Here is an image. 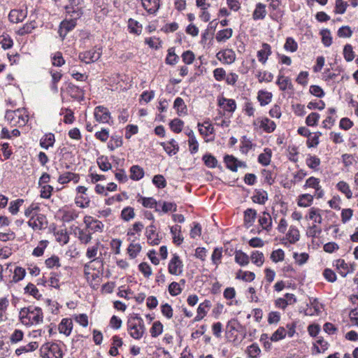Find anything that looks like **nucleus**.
<instances>
[{
    "label": "nucleus",
    "mask_w": 358,
    "mask_h": 358,
    "mask_svg": "<svg viewBox=\"0 0 358 358\" xmlns=\"http://www.w3.org/2000/svg\"><path fill=\"white\" fill-rule=\"evenodd\" d=\"M144 176L143 169L138 165H134L130 168V178L133 180H139Z\"/></svg>",
    "instance_id": "27"
},
{
    "label": "nucleus",
    "mask_w": 358,
    "mask_h": 358,
    "mask_svg": "<svg viewBox=\"0 0 358 358\" xmlns=\"http://www.w3.org/2000/svg\"><path fill=\"white\" fill-rule=\"evenodd\" d=\"M38 347L37 342H31L27 345L22 346L15 350V354L18 356L22 355L23 352H32L36 350Z\"/></svg>",
    "instance_id": "40"
},
{
    "label": "nucleus",
    "mask_w": 358,
    "mask_h": 358,
    "mask_svg": "<svg viewBox=\"0 0 358 358\" xmlns=\"http://www.w3.org/2000/svg\"><path fill=\"white\" fill-rule=\"evenodd\" d=\"M5 118L12 127H23L29 120L26 110L20 108L15 110H6Z\"/></svg>",
    "instance_id": "3"
},
{
    "label": "nucleus",
    "mask_w": 358,
    "mask_h": 358,
    "mask_svg": "<svg viewBox=\"0 0 358 358\" xmlns=\"http://www.w3.org/2000/svg\"><path fill=\"white\" fill-rule=\"evenodd\" d=\"M259 224L262 228L267 231H269L272 228V219L269 213L264 212L262 215L259 219Z\"/></svg>",
    "instance_id": "21"
},
{
    "label": "nucleus",
    "mask_w": 358,
    "mask_h": 358,
    "mask_svg": "<svg viewBox=\"0 0 358 358\" xmlns=\"http://www.w3.org/2000/svg\"><path fill=\"white\" fill-rule=\"evenodd\" d=\"M309 218L314 221L315 223L321 224L322 217L320 215V210L315 208H311L309 212Z\"/></svg>",
    "instance_id": "51"
},
{
    "label": "nucleus",
    "mask_w": 358,
    "mask_h": 358,
    "mask_svg": "<svg viewBox=\"0 0 358 358\" xmlns=\"http://www.w3.org/2000/svg\"><path fill=\"white\" fill-rule=\"evenodd\" d=\"M122 145V138L119 136H113L111 137L110 141L108 144V148L110 150H114L115 149L120 147Z\"/></svg>",
    "instance_id": "54"
},
{
    "label": "nucleus",
    "mask_w": 358,
    "mask_h": 358,
    "mask_svg": "<svg viewBox=\"0 0 358 358\" xmlns=\"http://www.w3.org/2000/svg\"><path fill=\"white\" fill-rule=\"evenodd\" d=\"M78 238L80 241L81 243L86 245V244L89 243L92 238V232L87 229H79Z\"/></svg>",
    "instance_id": "26"
},
{
    "label": "nucleus",
    "mask_w": 358,
    "mask_h": 358,
    "mask_svg": "<svg viewBox=\"0 0 358 358\" xmlns=\"http://www.w3.org/2000/svg\"><path fill=\"white\" fill-rule=\"evenodd\" d=\"M217 59L225 64H231L236 60L235 52L231 49H225L219 51L216 55Z\"/></svg>",
    "instance_id": "8"
},
{
    "label": "nucleus",
    "mask_w": 358,
    "mask_h": 358,
    "mask_svg": "<svg viewBox=\"0 0 358 358\" xmlns=\"http://www.w3.org/2000/svg\"><path fill=\"white\" fill-rule=\"evenodd\" d=\"M42 358H62L63 353L61 348L55 343H45L40 348Z\"/></svg>",
    "instance_id": "4"
},
{
    "label": "nucleus",
    "mask_w": 358,
    "mask_h": 358,
    "mask_svg": "<svg viewBox=\"0 0 358 358\" xmlns=\"http://www.w3.org/2000/svg\"><path fill=\"white\" fill-rule=\"evenodd\" d=\"M102 54L101 48H94L88 51L80 52L79 59L85 64H90L97 61Z\"/></svg>",
    "instance_id": "6"
},
{
    "label": "nucleus",
    "mask_w": 358,
    "mask_h": 358,
    "mask_svg": "<svg viewBox=\"0 0 358 358\" xmlns=\"http://www.w3.org/2000/svg\"><path fill=\"white\" fill-rule=\"evenodd\" d=\"M320 117V114L313 112L307 116L306 124L310 127L315 126L317 124Z\"/></svg>",
    "instance_id": "61"
},
{
    "label": "nucleus",
    "mask_w": 358,
    "mask_h": 358,
    "mask_svg": "<svg viewBox=\"0 0 358 358\" xmlns=\"http://www.w3.org/2000/svg\"><path fill=\"white\" fill-rule=\"evenodd\" d=\"M284 48L287 51H290L294 52L296 51L298 48V45L296 42L291 37H289L286 39L285 43L284 45Z\"/></svg>",
    "instance_id": "64"
},
{
    "label": "nucleus",
    "mask_w": 358,
    "mask_h": 358,
    "mask_svg": "<svg viewBox=\"0 0 358 358\" xmlns=\"http://www.w3.org/2000/svg\"><path fill=\"white\" fill-rule=\"evenodd\" d=\"M50 73L52 77L51 90L54 93H57V83L61 80L62 74L60 72L54 70H50Z\"/></svg>",
    "instance_id": "29"
},
{
    "label": "nucleus",
    "mask_w": 358,
    "mask_h": 358,
    "mask_svg": "<svg viewBox=\"0 0 358 358\" xmlns=\"http://www.w3.org/2000/svg\"><path fill=\"white\" fill-rule=\"evenodd\" d=\"M169 273L171 275H180L183 271V264L178 255L174 254L168 265Z\"/></svg>",
    "instance_id": "7"
},
{
    "label": "nucleus",
    "mask_w": 358,
    "mask_h": 358,
    "mask_svg": "<svg viewBox=\"0 0 358 358\" xmlns=\"http://www.w3.org/2000/svg\"><path fill=\"white\" fill-rule=\"evenodd\" d=\"M55 135L52 133L45 134L40 140V145L44 149H48L54 145Z\"/></svg>",
    "instance_id": "23"
},
{
    "label": "nucleus",
    "mask_w": 358,
    "mask_h": 358,
    "mask_svg": "<svg viewBox=\"0 0 358 358\" xmlns=\"http://www.w3.org/2000/svg\"><path fill=\"white\" fill-rule=\"evenodd\" d=\"M48 241H41L39 245L33 250L32 255L35 257H41L43 255L44 250L48 245Z\"/></svg>",
    "instance_id": "59"
},
{
    "label": "nucleus",
    "mask_w": 358,
    "mask_h": 358,
    "mask_svg": "<svg viewBox=\"0 0 358 358\" xmlns=\"http://www.w3.org/2000/svg\"><path fill=\"white\" fill-rule=\"evenodd\" d=\"M335 266H336L337 269L340 271V274L343 277L346 276L347 274L350 273L349 266L345 263L344 259H337L335 262Z\"/></svg>",
    "instance_id": "39"
},
{
    "label": "nucleus",
    "mask_w": 358,
    "mask_h": 358,
    "mask_svg": "<svg viewBox=\"0 0 358 358\" xmlns=\"http://www.w3.org/2000/svg\"><path fill=\"white\" fill-rule=\"evenodd\" d=\"M255 278V274L251 271H243L242 270H239L236 273V278L245 282H251L254 280Z\"/></svg>",
    "instance_id": "44"
},
{
    "label": "nucleus",
    "mask_w": 358,
    "mask_h": 358,
    "mask_svg": "<svg viewBox=\"0 0 358 358\" xmlns=\"http://www.w3.org/2000/svg\"><path fill=\"white\" fill-rule=\"evenodd\" d=\"M313 201V196L309 194H304L299 196L298 205L301 207H308L310 206Z\"/></svg>",
    "instance_id": "48"
},
{
    "label": "nucleus",
    "mask_w": 358,
    "mask_h": 358,
    "mask_svg": "<svg viewBox=\"0 0 358 358\" xmlns=\"http://www.w3.org/2000/svg\"><path fill=\"white\" fill-rule=\"evenodd\" d=\"M78 0L75 1L74 3H69L68 5L64 6L66 13L69 15L72 20L76 21L83 15V10L82 8L78 6Z\"/></svg>",
    "instance_id": "9"
},
{
    "label": "nucleus",
    "mask_w": 358,
    "mask_h": 358,
    "mask_svg": "<svg viewBox=\"0 0 358 358\" xmlns=\"http://www.w3.org/2000/svg\"><path fill=\"white\" fill-rule=\"evenodd\" d=\"M343 56L347 62H351L355 58L353 48L350 44H346L343 48Z\"/></svg>",
    "instance_id": "56"
},
{
    "label": "nucleus",
    "mask_w": 358,
    "mask_h": 358,
    "mask_svg": "<svg viewBox=\"0 0 358 358\" xmlns=\"http://www.w3.org/2000/svg\"><path fill=\"white\" fill-rule=\"evenodd\" d=\"M336 188L349 199L352 197V192L349 185L345 181H340L336 185Z\"/></svg>",
    "instance_id": "33"
},
{
    "label": "nucleus",
    "mask_w": 358,
    "mask_h": 358,
    "mask_svg": "<svg viewBox=\"0 0 358 358\" xmlns=\"http://www.w3.org/2000/svg\"><path fill=\"white\" fill-rule=\"evenodd\" d=\"M141 3L149 14H155L160 7L159 0H141Z\"/></svg>",
    "instance_id": "13"
},
{
    "label": "nucleus",
    "mask_w": 358,
    "mask_h": 358,
    "mask_svg": "<svg viewBox=\"0 0 358 358\" xmlns=\"http://www.w3.org/2000/svg\"><path fill=\"white\" fill-rule=\"evenodd\" d=\"M222 257V248H216L214 249L213 252L211 256V259L216 266H218L221 263V259Z\"/></svg>",
    "instance_id": "55"
},
{
    "label": "nucleus",
    "mask_w": 358,
    "mask_h": 358,
    "mask_svg": "<svg viewBox=\"0 0 358 358\" xmlns=\"http://www.w3.org/2000/svg\"><path fill=\"white\" fill-rule=\"evenodd\" d=\"M127 327L130 336L134 339H140L145 332L143 320L138 314L129 318Z\"/></svg>",
    "instance_id": "2"
},
{
    "label": "nucleus",
    "mask_w": 358,
    "mask_h": 358,
    "mask_svg": "<svg viewBox=\"0 0 358 358\" xmlns=\"http://www.w3.org/2000/svg\"><path fill=\"white\" fill-rule=\"evenodd\" d=\"M257 122L259 124V127L265 132L271 133L275 129L276 124L268 117L257 119Z\"/></svg>",
    "instance_id": "14"
},
{
    "label": "nucleus",
    "mask_w": 358,
    "mask_h": 358,
    "mask_svg": "<svg viewBox=\"0 0 358 358\" xmlns=\"http://www.w3.org/2000/svg\"><path fill=\"white\" fill-rule=\"evenodd\" d=\"M57 242L62 245L66 244L69 241V236L66 229H60L55 232Z\"/></svg>",
    "instance_id": "42"
},
{
    "label": "nucleus",
    "mask_w": 358,
    "mask_h": 358,
    "mask_svg": "<svg viewBox=\"0 0 358 358\" xmlns=\"http://www.w3.org/2000/svg\"><path fill=\"white\" fill-rule=\"evenodd\" d=\"M150 334L152 337H157L160 335L163 331V325L159 321H156L153 323L150 328Z\"/></svg>",
    "instance_id": "57"
},
{
    "label": "nucleus",
    "mask_w": 358,
    "mask_h": 358,
    "mask_svg": "<svg viewBox=\"0 0 358 358\" xmlns=\"http://www.w3.org/2000/svg\"><path fill=\"white\" fill-rule=\"evenodd\" d=\"M19 317L25 325H33L43 322V314L39 307L29 306L20 310Z\"/></svg>",
    "instance_id": "1"
},
{
    "label": "nucleus",
    "mask_w": 358,
    "mask_h": 358,
    "mask_svg": "<svg viewBox=\"0 0 358 358\" xmlns=\"http://www.w3.org/2000/svg\"><path fill=\"white\" fill-rule=\"evenodd\" d=\"M233 30L231 28H227L219 31L216 34V40L218 42H224L232 36Z\"/></svg>",
    "instance_id": "32"
},
{
    "label": "nucleus",
    "mask_w": 358,
    "mask_h": 358,
    "mask_svg": "<svg viewBox=\"0 0 358 358\" xmlns=\"http://www.w3.org/2000/svg\"><path fill=\"white\" fill-rule=\"evenodd\" d=\"M27 224L34 230H42L47 227L48 220L43 214L36 213L34 216L30 217Z\"/></svg>",
    "instance_id": "5"
},
{
    "label": "nucleus",
    "mask_w": 358,
    "mask_h": 358,
    "mask_svg": "<svg viewBox=\"0 0 358 358\" xmlns=\"http://www.w3.org/2000/svg\"><path fill=\"white\" fill-rule=\"evenodd\" d=\"M128 27L131 33H134L138 35L141 33L142 27L139 25L138 22L133 19H129Z\"/></svg>",
    "instance_id": "58"
},
{
    "label": "nucleus",
    "mask_w": 358,
    "mask_h": 358,
    "mask_svg": "<svg viewBox=\"0 0 358 358\" xmlns=\"http://www.w3.org/2000/svg\"><path fill=\"white\" fill-rule=\"evenodd\" d=\"M253 147L252 141L247 138L246 136H243L241 139L240 150L243 154H247L250 150Z\"/></svg>",
    "instance_id": "43"
},
{
    "label": "nucleus",
    "mask_w": 358,
    "mask_h": 358,
    "mask_svg": "<svg viewBox=\"0 0 358 358\" xmlns=\"http://www.w3.org/2000/svg\"><path fill=\"white\" fill-rule=\"evenodd\" d=\"M171 129L175 133H180L182 131L183 122L178 119H173L169 124Z\"/></svg>",
    "instance_id": "63"
},
{
    "label": "nucleus",
    "mask_w": 358,
    "mask_h": 358,
    "mask_svg": "<svg viewBox=\"0 0 358 358\" xmlns=\"http://www.w3.org/2000/svg\"><path fill=\"white\" fill-rule=\"evenodd\" d=\"M35 22H30L29 23H27L24 24L22 27H20L17 31V34L20 36H24L25 34L31 33V31L35 29Z\"/></svg>",
    "instance_id": "50"
},
{
    "label": "nucleus",
    "mask_w": 358,
    "mask_h": 358,
    "mask_svg": "<svg viewBox=\"0 0 358 358\" xmlns=\"http://www.w3.org/2000/svg\"><path fill=\"white\" fill-rule=\"evenodd\" d=\"M261 350L257 343H252L247 348V353L250 358H258Z\"/></svg>",
    "instance_id": "53"
},
{
    "label": "nucleus",
    "mask_w": 358,
    "mask_h": 358,
    "mask_svg": "<svg viewBox=\"0 0 358 358\" xmlns=\"http://www.w3.org/2000/svg\"><path fill=\"white\" fill-rule=\"evenodd\" d=\"M266 6L262 3H259L256 5V8L253 12L254 20H262L265 17L266 11L265 9Z\"/></svg>",
    "instance_id": "34"
},
{
    "label": "nucleus",
    "mask_w": 358,
    "mask_h": 358,
    "mask_svg": "<svg viewBox=\"0 0 358 358\" xmlns=\"http://www.w3.org/2000/svg\"><path fill=\"white\" fill-rule=\"evenodd\" d=\"M252 262L258 266H261L264 262V257L262 252L254 251L250 256Z\"/></svg>",
    "instance_id": "47"
},
{
    "label": "nucleus",
    "mask_w": 358,
    "mask_h": 358,
    "mask_svg": "<svg viewBox=\"0 0 358 358\" xmlns=\"http://www.w3.org/2000/svg\"><path fill=\"white\" fill-rule=\"evenodd\" d=\"M286 237L291 244H294L300 238L299 229L294 226H290L289 229L286 234Z\"/></svg>",
    "instance_id": "24"
},
{
    "label": "nucleus",
    "mask_w": 358,
    "mask_h": 358,
    "mask_svg": "<svg viewBox=\"0 0 358 358\" xmlns=\"http://www.w3.org/2000/svg\"><path fill=\"white\" fill-rule=\"evenodd\" d=\"M218 105L226 111L233 113L236 108V103L234 99L222 97L218 100Z\"/></svg>",
    "instance_id": "16"
},
{
    "label": "nucleus",
    "mask_w": 358,
    "mask_h": 358,
    "mask_svg": "<svg viewBox=\"0 0 358 358\" xmlns=\"http://www.w3.org/2000/svg\"><path fill=\"white\" fill-rule=\"evenodd\" d=\"M135 217L134 210L131 207H126L121 212V217L123 220L128 222Z\"/></svg>",
    "instance_id": "52"
},
{
    "label": "nucleus",
    "mask_w": 358,
    "mask_h": 358,
    "mask_svg": "<svg viewBox=\"0 0 358 358\" xmlns=\"http://www.w3.org/2000/svg\"><path fill=\"white\" fill-rule=\"evenodd\" d=\"M73 328L72 320L69 318H64L59 324L58 329L59 333L66 336H69Z\"/></svg>",
    "instance_id": "18"
},
{
    "label": "nucleus",
    "mask_w": 358,
    "mask_h": 358,
    "mask_svg": "<svg viewBox=\"0 0 358 358\" xmlns=\"http://www.w3.org/2000/svg\"><path fill=\"white\" fill-rule=\"evenodd\" d=\"M99 245H100V242L97 241V243H96L95 245L89 247L87 249L86 257L89 259H93L90 263H92L94 261H98L99 259H100V261L101 260L99 257H96L97 255V253H98Z\"/></svg>",
    "instance_id": "35"
},
{
    "label": "nucleus",
    "mask_w": 358,
    "mask_h": 358,
    "mask_svg": "<svg viewBox=\"0 0 358 358\" xmlns=\"http://www.w3.org/2000/svg\"><path fill=\"white\" fill-rule=\"evenodd\" d=\"M224 161L227 168L234 172L237 171L238 167L245 168L247 166L245 162L238 161L233 155H227L224 157Z\"/></svg>",
    "instance_id": "11"
},
{
    "label": "nucleus",
    "mask_w": 358,
    "mask_h": 358,
    "mask_svg": "<svg viewBox=\"0 0 358 358\" xmlns=\"http://www.w3.org/2000/svg\"><path fill=\"white\" fill-rule=\"evenodd\" d=\"M173 108L177 110V113L179 115H185L187 113V106L180 97H177L173 103Z\"/></svg>",
    "instance_id": "36"
},
{
    "label": "nucleus",
    "mask_w": 358,
    "mask_h": 358,
    "mask_svg": "<svg viewBox=\"0 0 358 358\" xmlns=\"http://www.w3.org/2000/svg\"><path fill=\"white\" fill-rule=\"evenodd\" d=\"M203 160L205 165L209 168H215L217 164L216 158L210 154L203 155Z\"/></svg>",
    "instance_id": "62"
},
{
    "label": "nucleus",
    "mask_w": 358,
    "mask_h": 358,
    "mask_svg": "<svg viewBox=\"0 0 358 358\" xmlns=\"http://www.w3.org/2000/svg\"><path fill=\"white\" fill-rule=\"evenodd\" d=\"M264 152L259 155L258 162L263 166H268L271 162V150L269 148H265Z\"/></svg>",
    "instance_id": "41"
},
{
    "label": "nucleus",
    "mask_w": 358,
    "mask_h": 358,
    "mask_svg": "<svg viewBox=\"0 0 358 358\" xmlns=\"http://www.w3.org/2000/svg\"><path fill=\"white\" fill-rule=\"evenodd\" d=\"M138 201L141 202L145 208H155L156 211H159L157 208V202L152 197L141 196Z\"/></svg>",
    "instance_id": "25"
},
{
    "label": "nucleus",
    "mask_w": 358,
    "mask_h": 358,
    "mask_svg": "<svg viewBox=\"0 0 358 358\" xmlns=\"http://www.w3.org/2000/svg\"><path fill=\"white\" fill-rule=\"evenodd\" d=\"M162 145L164 147L165 151L169 155H175L178 152L179 147L177 142L172 139L169 143L166 144L165 143H162Z\"/></svg>",
    "instance_id": "31"
},
{
    "label": "nucleus",
    "mask_w": 358,
    "mask_h": 358,
    "mask_svg": "<svg viewBox=\"0 0 358 358\" xmlns=\"http://www.w3.org/2000/svg\"><path fill=\"white\" fill-rule=\"evenodd\" d=\"M252 199L255 203L264 204L268 200L267 192L263 189H255Z\"/></svg>",
    "instance_id": "22"
},
{
    "label": "nucleus",
    "mask_w": 358,
    "mask_h": 358,
    "mask_svg": "<svg viewBox=\"0 0 358 358\" xmlns=\"http://www.w3.org/2000/svg\"><path fill=\"white\" fill-rule=\"evenodd\" d=\"M27 15V10H11L8 15L9 20L13 23H18L22 22Z\"/></svg>",
    "instance_id": "12"
},
{
    "label": "nucleus",
    "mask_w": 358,
    "mask_h": 358,
    "mask_svg": "<svg viewBox=\"0 0 358 358\" xmlns=\"http://www.w3.org/2000/svg\"><path fill=\"white\" fill-rule=\"evenodd\" d=\"M96 120L99 123H108L110 119V113L108 109L103 106H98L94 112Z\"/></svg>",
    "instance_id": "10"
},
{
    "label": "nucleus",
    "mask_w": 358,
    "mask_h": 358,
    "mask_svg": "<svg viewBox=\"0 0 358 358\" xmlns=\"http://www.w3.org/2000/svg\"><path fill=\"white\" fill-rule=\"evenodd\" d=\"M276 84L279 86L280 90L282 91H285L287 89L292 90L293 88L291 79L289 77H286L282 74H280L278 76Z\"/></svg>",
    "instance_id": "19"
},
{
    "label": "nucleus",
    "mask_w": 358,
    "mask_h": 358,
    "mask_svg": "<svg viewBox=\"0 0 358 358\" xmlns=\"http://www.w3.org/2000/svg\"><path fill=\"white\" fill-rule=\"evenodd\" d=\"M79 213L76 210L69 209L64 210L62 215V220L65 222H70L76 220L78 217Z\"/></svg>",
    "instance_id": "38"
},
{
    "label": "nucleus",
    "mask_w": 358,
    "mask_h": 358,
    "mask_svg": "<svg viewBox=\"0 0 358 358\" xmlns=\"http://www.w3.org/2000/svg\"><path fill=\"white\" fill-rule=\"evenodd\" d=\"M235 262L241 266H245L249 264V256L241 250L235 252Z\"/></svg>",
    "instance_id": "28"
},
{
    "label": "nucleus",
    "mask_w": 358,
    "mask_h": 358,
    "mask_svg": "<svg viewBox=\"0 0 358 358\" xmlns=\"http://www.w3.org/2000/svg\"><path fill=\"white\" fill-rule=\"evenodd\" d=\"M257 99L261 106H265L271 102L272 99V94L268 92L259 91L258 93Z\"/></svg>",
    "instance_id": "45"
},
{
    "label": "nucleus",
    "mask_w": 358,
    "mask_h": 358,
    "mask_svg": "<svg viewBox=\"0 0 358 358\" xmlns=\"http://www.w3.org/2000/svg\"><path fill=\"white\" fill-rule=\"evenodd\" d=\"M257 215V211L252 208H248L244 212V222L245 224H248V227H250L253 224Z\"/></svg>",
    "instance_id": "30"
},
{
    "label": "nucleus",
    "mask_w": 358,
    "mask_h": 358,
    "mask_svg": "<svg viewBox=\"0 0 358 358\" xmlns=\"http://www.w3.org/2000/svg\"><path fill=\"white\" fill-rule=\"evenodd\" d=\"M271 54V45L268 43H264L262 45V49L257 52L258 60L264 64L269 55Z\"/></svg>",
    "instance_id": "15"
},
{
    "label": "nucleus",
    "mask_w": 358,
    "mask_h": 358,
    "mask_svg": "<svg viewBox=\"0 0 358 358\" xmlns=\"http://www.w3.org/2000/svg\"><path fill=\"white\" fill-rule=\"evenodd\" d=\"M286 330L283 327H280L271 336L270 339L271 341L277 342L282 340L286 336Z\"/></svg>",
    "instance_id": "49"
},
{
    "label": "nucleus",
    "mask_w": 358,
    "mask_h": 358,
    "mask_svg": "<svg viewBox=\"0 0 358 358\" xmlns=\"http://www.w3.org/2000/svg\"><path fill=\"white\" fill-rule=\"evenodd\" d=\"M146 236L148 242L150 244L158 245L159 243L158 234L155 232V227L153 224H151L147 227Z\"/></svg>",
    "instance_id": "20"
},
{
    "label": "nucleus",
    "mask_w": 358,
    "mask_h": 358,
    "mask_svg": "<svg viewBox=\"0 0 358 358\" xmlns=\"http://www.w3.org/2000/svg\"><path fill=\"white\" fill-rule=\"evenodd\" d=\"M97 164L99 167L103 171H108L112 167L110 163L108 160V158L103 156L98 157Z\"/></svg>",
    "instance_id": "60"
},
{
    "label": "nucleus",
    "mask_w": 358,
    "mask_h": 358,
    "mask_svg": "<svg viewBox=\"0 0 358 358\" xmlns=\"http://www.w3.org/2000/svg\"><path fill=\"white\" fill-rule=\"evenodd\" d=\"M181 231V227L180 225H175L171 227V233L173 236V243L176 245H180L183 241V238L180 236Z\"/></svg>",
    "instance_id": "37"
},
{
    "label": "nucleus",
    "mask_w": 358,
    "mask_h": 358,
    "mask_svg": "<svg viewBox=\"0 0 358 358\" xmlns=\"http://www.w3.org/2000/svg\"><path fill=\"white\" fill-rule=\"evenodd\" d=\"M306 164L310 169L318 170V166L320 164V159L315 155H309L306 160Z\"/></svg>",
    "instance_id": "46"
},
{
    "label": "nucleus",
    "mask_w": 358,
    "mask_h": 358,
    "mask_svg": "<svg viewBox=\"0 0 358 358\" xmlns=\"http://www.w3.org/2000/svg\"><path fill=\"white\" fill-rule=\"evenodd\" d=\"M68 94L74 99L81 100L84 97V92L79 87L69 83L66 88Z\"/></svg>",
    "instance_id": "17"
}]
</instances>
